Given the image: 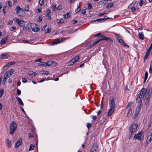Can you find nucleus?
<instances>
[{
	"instance_id": "1",
	"label": "nucleus",
	"mask_w": 152,
	"mask_h": 152,
	"mask_svg": "<svg viewBox=\"0 0 152 152\" xmlns=\"http://www.w3.org/2000/svg\"><path fill=\"white\" fill-rule=\"evenodd\" d=\"M17 125L15 122L14 121H12L10 125V128L9 129V134H14L15 131L16 130L17 128Z\"/></svg>"
},
{
	"instance_id": "2",
	"label": "nucleus",
	"mask_w": 152,
	"mask_h": 152,
	"mask_svg": "<svg viewBox=\"0 0 152 152\" xmlns=\"http://www.w3.org/2000/svg\"><path fill=\"white\" fill-rule=\"evenodd\" d=\"M137 124H132L131 126L129 129L130 134L129 135V139L132 137L133 134L137 131Z\"/></svg>"
},
{
	"instance_id": "3",
	"label": "nucleus",
	"mask_w": 152,
	"mask_h": 152,
	"mask_svg": "<svg viewBox=\"0 0 152 152\" xmlns=\"http://www.w3.org/2000/svg\"><path fill=\"white\" fill-rule=\"evenodd\" d=\"M14 20H15L16 23L19 25V26L22 27H24L25 25V22L23 20H21L16 18H15Z\"/></svg>"
},
{
	"instance_id": "4",
	"label": "nucleus",
	"mask_w": 152,
	"mask_h": 152,
	"mask_svg": "<svg viewBox=\"0 0 152 152\" xmlns=\"http://www.w3.org/2000/svg\"><path fill=\"white\" fill-rule=\"evenodd\" d=\"M109 104L110 108H115V102L114 98L113 96H111L110 98Z\"/></svg>"
},
{
	"instance_id": "5",
	"label": "nucleus",
	"mask_w": 152,
	"mask_h": 152,
	"mask_svg": "<svg viewBox=\"0 0 152 152\" xmlns=\"http://www.w3.org/2000/svg\"><path fill=\"white\" fill-rule=\"evenodd\" d=\"M142 132H140L137 134H135L134 136V139H138L139 140H141L142 139Z\"/></svg>"
},
{
	"instance_id": "6",
	"label": "nucleus",
	"mask_w": 152,
	"mask_h": 152,
	"mask_svg": "<svg viewBox=\"0 0 152 152\" xmlns=\"http://www.w3.org/2000/svg\"><path fill=\"white\" fill-rule=\"evenodd\" d=\"M13 69H11L7 71L4 75L7 77H9L11 76L14 72Z\"/></svg>"
},
{
	"instance_id": "7",
	"label": "nucleus",
	"mask_w": 152,
	"mask_h": 152,
	"mask_svg": "<svg viewBox=\"0 0 152 152\" xmlns=\"http://www.w3.org/2000/svg\"><path fill=\"white\" fill-rule=\"evenodd\" d=\"M152 140V134L151 133L148 136L146 140L147 144H145V146H146L148 145V144L150 143L151 140Z\"/></svg>"
},
{
	"instance_id": "8",
	"label": "nucleus",
	"mask_w": 152,
	"mask_h": 152,
	"mask_svg": "<svg viewBox=\"0 0 152 152\" xmlns=\"http://www.w3.org/2000/svg\"><path fill=\"white\" fill-rule=\"evenodd\" d=\"M5 142H6V145L9 148H10L12 146V141L8 139H6Z\"/></svg>"
},
{
	"instance_id": "9",
	"label": "nucleus",
	"mask_w": 152,
	"mask_h": 152,
	"mask_svg": "<svg viewBox=\"0 0 152 152\" xmlns=\"http://www.w3.org/2000/svg\"><path fill=\"white\" fill-rule=\"evenodd\" d=\"M47 66H56L57 65V63L55 61H50L47 63Z\"/></svg>"
},
{
	"instance_id": "10",
	"label": "nucleus",
	"mask_w": 152,
	"mask_h": 152,
	"mask_svg": "<svg viewBox=\"0 0 152 152\" xmlns=\"http://www.w3.org/2000/svg\"><path fill=\"white\" fill-rule=\"evenodd\" d=\"M146 92V89L145 88H142V90H141L139 94V95H140V96H143V98L144 97V96Z\"/></svg>"
},
{
	"instance_id": "11",
	"label": "nucleus",
	"mask_w": 152,
	"mask_h": 152,
	"mask_svg": "<svg viewBox=\"0 0 152 152\" xmlns=\"http://www.w3.org/2000/svg\"><path fill=\"white\" fill-rule=\"evenodd\" d=\"M97 149V144H94L91 149V152H96Z\"/></svg>"
},
{
	"instance_id": "12",
	"label": "nucleus",
	"mask_w": 152,
	"mask_h": 152,
	"mask_svg": "<svg viewBox=\"0 0 152 152\" xmlns=\"http://www.w3.org/2000/svg\"><path fill=\"white\" fill-rule=\"evenodd\" d=\"M102 38H101V39H99V42L100 41H101L102 40H108L111 42H113V40H112V39H111V38L108 37H106L105 36H102Z\"/></svg>"
},
{
	"instance_id": "13",
	"label": "nucleus",
	"mask_w": 152,
	"mask_h": 152,
	"mask_svg": "<svg viewBox=\"0 0 152 152\" xmlns=\"http://www.w3.org/2000/svg\"><path fill=\"white\" fill-rule=\"evenodd\" d=\"M10 56L7 53H4L2 54L1 56V58L2 59H7Z\"/></svg>"
},
{
	"instance_id": "14",
	"label": "nucleus",
	"mask_w": 152,
	"mask_h": 152,
	"mask_svg": "<svg viewBox=\"0 0 152 152\" xmlns=\"http://www.w3.org/2000/svg\"><path fill=\"white\" fill-rule=\"evenodd\" d=\"M114 108H110V109L109 110L107 113V116L108 117L111 116L112 114L114 112Z\"/></svg>"
},
{
	"instance_id": "15",
	"label": "nucleus",
	"mask_w": 152,
	"mask_h": 152,
	"mask_svg": "<svg viewBox=\"0 0 152 152\" xmlns=\"http://www.w3.org/2000/svg\"><path fill=\"white\" fill-rule=\"evenodd\" d=\"M143 98V96H140L138 95L137 97L136 100L139 103H142L141 101L142 100Z\"/></svg>"
},
{
	"instance_id": "16",
	"label": "nucleus",
	"mask_w": 152,
	"mask_h": 152,
	"mask_svg": "<svg viewBox=\"0 0 152 152\" xmlns=\"http://www.w3.org/2000/svg\"><path fill=\"white\" fill-rule=\"evenodd\" d=\"M22 140L21 139H20L19 140L17 141L16 143V145L15 146V148H17L20 145L22 142Z\"/></svg>"
},
{
	"instance_id": "17",
	"label": "nucleus",
	"mask_w": 152,
	"mask_h": 152,
	"mask_svg": "<svg viewBox=\"0 0 152 152\" xmlns=\"http://www.w3.org/2000/svg\"><path fill=\"white\" fill-rule=\"evenodd\" d=\"M15 11L17 14H19V11H22V12H23L22 9L20 8L19 6H17L16 7Z\"/></svg>"
},
{
	"instance_id": "18",
	"label": "nucleus",
	"mask_w": 152,
	"mask_h": 152,
	"mask_svg": "<svg viewBox=\"0 0 152 152\" xmlns=\"http://www.w3.org/2000/svg\"><path fill=\"white\" fill-rule=\"evenodd\" d=\"M109 19V18L108 17H107L106 18L105 17V18H103L97 19L95 20H94V21L95 22L96 21H98L99 22H102V21H104L105 20H106L107 19Z\"/></svg>"
},
{
	"instance_id": "19",
	"label": "nucleus",
	"mask_w": 152,
	"mask_h": 152,
	"mask_svg": "<svg viewBox=\"0 0 152 152\" xmlns=\"http://www.w3.org/2000/svg\"><path fill=\"white\" fill-rule=\"evenodd\" d=\"M17 99V100L19 104L22 106H24V104L21 100V99L19 97H16Z\"/></svg>"
},
{
	"instance_id": "20",
	"label": "nucleus",
	"mask_w": 152,
	"mask_h": 152,
	"mask_svg": "<svg viewBox=\"0 0 152 152\" xmlns=\"http://www.w3.org/2000/svg\"><path fill=\"white\" fill-rule=\"evenodd\" d=\"M138 35L139 37V38L141 40H143L144 39V36L143 32H141L139 33Z\"/></svg>"
},
{
	"instance_id": "21",
	"label": "nucleus",
	"mask_w": 152,
	"mask_h": 152,
	"mask_svg": "<svg viewBox=\"0 0 152 152\" xmlns=\"http://www.w3.org/2000/svg\"><path fill=\"white\" fill-rule=\"evenodd\" d=\"M133 4V3L130 4L129 5L128 7L129 9H131L132 11L133 12H134L135 11V10H136V8L134 7H132V4Z\"/></svg>"
},
{
	"instance_id": "22",
	"label": "nucleus",
	"mask_w": 152,
	"mask_h": 152,
	"mask_svg": "<svg viewBox=\"0 0 152 152\" xmlns=\"http://www.w3.org/2000/svg\"><path fill=\"white\" fill-rule=\"evenodd\" d=\"M37 24L35 23H31V27L33 31L37 26Z\"/></svg>"
},
{
	"instance_id": "23",
	"label": "nucleus",
	"mask_w": 152,
	"mask_h": 152,
	"mask_svg": "<svg viewBox=\"0 0 152 152\" xmlns=\"http://www.w3.org/2000/svg\"><path fill=\"white\" fill-rule=\"evenodd\" d=\"M113 6V3H109L107 4V5L106 6V8L107 9L110 8Z\"/></svg>"
},
{
	"instance_id": "24",
	"label": "nucleus",
	"mask_w": 152,
	"mask_h": 152,
	"mask_svg": "<svg viewBox=\"0 0 152 152\" xmlns=\"http://www.w3.org/2000/svg\"><path fill=\"white\" fill-rule=\"evenodd\" d=\"M38 66H47V63H45L44 62H42L39 63L38 64Z\"/></svg>"
},
{
	"instance_id": "25",
	"label": "nucleus",
	"mask_w": 152,
	"mask_h": 152,
	"mask_svg": "<svg viewBox=\"0 0 152 152\" xmlns=\"http://www.w3.org/2000/svg\"><path fill=\"white\" fill-rule=\"evenodd\" d=\"M128 110V111L127 114L126 116L127 117H129L132 114V110H130V109Z\"/></svg>"
},
{
	"instance_id": "26",
	"label": "nucleus",
	"mask_w": 152,
	"mask_h": 152,
	"mask_svg": "<svg viewBox=\"0 0 152 152\" xmlns=\"http://www.w3.org/2000/svg\"><path fill=\"white\" fill-rule=\"evenodd\" d=\"M133 104V102H129L126 107V109L128 110L130 109L131 105Z\"/></svg>"
},
{
	"instance_id": "27",
	"label": "nucleus",
	"mask_w": 152,
	"mask_h": 152,
	"mask_svg": "<svg viewBox=\"0 0 152 152\" xmlns=\"http://www.w3.org/2000/svg\"><path fill=\"white\" fill-rule=\"evenodd\" d=\"M61 41L60 40V39H56L55 40V41L53 42L52 43V45H54L55 44H56L57 43H59Z\"/></svg>"
},
{
	"instance_id": "28",
	"label": "nucleus",
	"mask_w": 152,
	"mask_h": 152,
	"mask_svg": "<svg viewBox=\"0 0 152 152\" xmlns=\"http://www.w3.org/2000/svg\"><path fill=\"white\" fill-rule=\"evenodd\" d=\"M75 63V61H74V59H72L68 63V65H73Z\"/></svg>"
},
{
	"instance_id": "29",
	"label": "nucleus",
	"mask_w": 152,
	"mask_h": 152,
	"mask_svg": "<svg viewBox=\"0 0 152 152\" xmlns=\"http://www.w3.org/2000/svg\"><path fill=\"white\" fill-rule=\"evenodd\" d=\"M148 77V72L146 71L145 73V76L144 80V83L145 82Z\"/></svg>"
},
{
	"instance_id": "30",
	"label": "nucleus",
	"mask_w": 152,
	"mask_h": 152,
	"mask_svg": "<svg viewBox=\"0 0 152 152\" xmlns=\"http://www.w3.org/2000/svg\"><path fill=\"white\" fill-rule=\"evenodd\" d=\"M74 61H75V63L78 61L79 59V57L78 56H77L73 58Z\"/></svg>"
},
{
	"instance_id": "31",
	"label": "nucleus",
	"mask_w": 152,
	"mask_h": 152,
	"mask_svg": "<svg viewBox=\"0 0 152 152\" xmlns=\"http://www.w3.org/2000/svg\"><path fill=\"white\" fill-rule=\"evenodd\" d=\"M7 39H3L1 40L0 43L1 44H4L6 42Z\"/></svg>"
},
{
	"instance_id": "32",
	"label": "nucleus",
	"mask_w": 152,
	"mask_h": 152,
	"mask_svg": "<svg viewBox=\"0 0 152 152\" xmlns=\"http://www.w3.org/2000/svg\"><path fill=\"white\" fill-rule=\"evenodd\" d=\"M81 10V8L79 6H78L77 8L75 10V12L76 13H78Z\"/></svg>"
},
{
	"instance_id": "33",
	"label": "nucleus",
	"mask_w": 152,
	"mask_h": 152,
	"mask_svg": "<svg viewBox=\"0 0 152 152\" xmlns=\"http://www.w3.org/2000/svg\"><path fill=\"white\" fill-rule=\"evenodd\" d=\"M34 145L31 144L30 146V148L29 149V151H30V150H34Z\"/></svg>"
},
{
	"instance_id": "34",
	"label": "nucleus",
	"mask_w": 152,
	"mask_h": 152,
	"mask_svg": "<svg viewBox=\"0 0 152 152\" xmlns=\"http://www.w3.org/2000/svg\"><path fill=\"white\" fill-rule=\"evenodd\" d=\"M63 15L64 18H69L71 16V15L69 13H67L66 15Z\"/></svg>"
},
{
	"instance_id": "35",
	"label": "nucleus",
	"mask_w": 152,
	"mask_h": 152,
	"mask_svg": "<svg viewBox=\"0 0 152 152\" xmlns=\"http://www.w3.org/2000/svg\"><path fill=\"white\" fill-rule=\"evenodd\" d=\"M59 21H58L57 22V23L58 24H62V23H63V22L64 21V20L62 18L60 19V20H59Z\"/></svg>"
},
{
	"instance_id": "36",
	"label": "nucleus",
	"mask_w": 152,
	"mask_h": 152,
	"mask_svg": "<svg viewBox=\"0 0 152 152\" xmlns=\"http://www.w3.org/2000/svg\"><path fill=\"white\" fill-rule=\"evenodd\" d=\"M51 8L53 11L57 10L56 6L55 5H52Z\"/></svg>"
},
{
	"instance_id": "37",
	"label": "nucleus",
	"mask_w": 152,
	"mask_h": 152,
	"mask_svg": "<svg viewBox=\"0 0 152 152\" xmlns=\"http://www.w3.org/2000/svg\"><path fill=\"white\" fill-rule=\"evenodd\" d=\"M42 18L40 16H39L37 19V22H40L42 20Z\"/></svg>"
},
{
	"instance_id": "38",
	"label": "nucleus",
	"mask_w": 152,
	"mask_h": 152,
	"mask_svg": "<svg viewBox=\"0 0 152 152\" xmlns=\"http://www.w3.org/2000/svg\"><path fill=\"white\" fill-rule=\"evenodd\" d=\"M7 77L6 76H5V75H4V79H3V82H2V83L3 84H4L5 82L7 80Z\"/></svg>"
},
{
	"instance_id": "39",
	"label": "nucleus",
	"mask_w": 152,
	"mask_h": 152,
	"mask_svg": "<svg viewBox=\"0 0 152 152\" xmlns=\"http://www.w3.org/2000/svg\"><path fill=\"white\" fill-rule=\"evenodd\" d=\"M29 6L28 5H27L25 6V10L27 12H28L29 11Z\"/></svg>"
},
{
	"instance_id": "40",
	"label": "nucleus",
	"mask_w": 152,
	"mask_h": 152,
	"mask_svg": "<svg viewBox=\"0 0 152 152\" xmlns=\"http://www.w3.org/2000/svg\"><path fill=\"white\" fill-rule=\"evenodd\" d=\"M39 3L40 5L41 6H42L44 3V0H40Z\"/></svg>"
},
{
	"instance_id": "41",
	"label": "nucleus",
	"mask_w": 152,
	"mask_h": 152,
	"mask_svg": "<svg viewBox=\"0 0 152 152\" xmlns=\"http://www.w3.org/2000/svg\"><path fill=\"white\" fill-rule=\"evenodd\" d=\"M15 62H10L9 63H8L7 65V66H9L11 65H14L15 64Z\"/></svg>"
},
{
	"instance_id": "42",
	"label": "nucleus",
	"mask_w": 152,
	"mask_h": 152,
	"mask_svg": "<svg viewBox=\"0 0 152 152\" xmlns=\"http://www.w3.org/2000/svg\"><path fill=\"white\" fill-rule=\"evenodd\" d=\"M42 72H43V73L45 74L46 75H48L49 74V72L47 71H42Z\"/></svg>"
},
{
	"instance_id": "43",
	"label": "nucleus",
	"mask_w": 152,
	"mask_h": 152,
	"mask_svg": "<svg viewBox=\"0 0 152 152\" xmlns=\"http://www.w3.org/2000/svg\"><path fill=\"white\" fill-rule=\"evenodd\" d=\"M39 28L36 27L34 29V30L33 31L35 32H38L39 30Z\"/></svg>"
},
{
	"instance_id": "44",
	"label": "nucleus",
	"mask_w": 152,
	"mask_h": 152,
	"mask_svg": "<svg viewBox=\"0 0 152 152\" xmlns=\"http://www.w3.org/2000/svg\"><path fill=\"white\" fill-rule=\"evenodd\" d=\"M4 93V90L3 89H1L0 90V97Z\"/></svg>"
},
{
	"instance_id": "45",
	"label": "nucleus",
	"mask_w": 152,
	"mask_h": 152,
	"mask_svg": "<svg viewBox=\"0 0 152 152\" xmlns=\"http://www.w3.org/2000/svg\"><path fill=\"white\" fill-rule=\"evenodd\" d=\"M92 7V5L90 4H88V9H91Z\"/></svg>"
},
{
	"instance_id": "46",
	"label": "nucleus",
	"mask_w": 152,
	"mask_h": 152,
	"mask_svg": "<svg viewBox=\"0 0 152 152\" xmlns=\"http://www.w3.org/2000/svg\"><path fill=\"white\" fill-rule=\"evenodd\" d=\"M143 0H140L139 2V5L141 6H142L143 4Z\"/></svg>"
},
{
	"instance_id": "47",
	"label": "nucleus",
	"mask_w": 152,
	"mask_h": 152,
	"mask_svg": "<svg viewBox=\"0 0 152 152\" xmlns=\"http://www.w3.org/2000/svg\"><path fill=\"white\" fill-rule=\"evenodd\" d=\"M21 93V91L19 89H17V93L18 95L20 94Z\"/></svg>"
},
{
	"instance_id": "48",
	"label": "nucleus",
	"mask_w": 152,
	"mask_h": 152,
	"mask_svg": "<svg viewBox=\"0 0 152 152\" xmlns=\"http://www.w3.org/2000/svg\"><path fill=\"white\" fill-rule=\"evenodd\" d=\"M152 64H151L150 66V67L149 69V72L150 73H152V66H151Z\"/></svg>"
},
{
	"instance_id": "49",
	"label": "nucleus",
	"mask_w": 152,
	"mask_h": 152,
	"mask_svg": "<svg viewBox=\"0 0 152 152\" xmlns=\"http://www.w3.org/2000/svg\"><path fill=\"white\" fill-rule=\"evenodd\" d=\"M62 9V6L61 5H59L57 8V10H60Z\"/></svg>"
},
{
	"instance_id": "50",
	"label": "nucleus",
	"mask_w": 152,
	"mask_h": 152,
	"mask_svg": "<svg viewBox=\"0 0 152 152\" xmlns=\"http://www.w3.org/2000/svg\"><path fill=\"white\" fill-rule=\"evenodd\" d=\"M47 26V24L45 25L42 27L41 28V30L43 31L44 30L45 28H46Z\"/></svg>"
},
{
	"instance_id": "51",
	"label": "nucleus",
	"mask_w": 152,
	"mask_h": 152,
	"mask_svg": "<svg viewBox=\"0 0 152 152\" xmlns=\"http://www.w3.org/2000/svg\"><path fill=\"white\" fill-rule=\"evenodd\" d=\"M50 30H51V29H50V30L49 28L46 29L45 30V33H49L50 32Z\"/></svg>"
},
{
	"instance_id": "52",
	"label": "nucleus",
	"mask_w": 152,
	"mask_h": 152,
	"mask_svg": "<svg viewBox=\"0 0 152 152\" xmlns=\"http://www.w3.org/2000/svg\"><path fill=\"white\" fill-rule=\"evenodd\" d=\"M103 1L102 2V4L104 5L106 3H107L108 0H103Z\"/></svg>"
},
{
	"instance_id": "53",
	"label": "nucleus",
	"mask_w": 152,
	"mask_h": 152,
	"mask_svg": "<svg viewBox=\"0 0 152 152\" xmlns=\"http://www.w3.org/2000/svg\"><path fill=\"white\" fill-rule=\"evenodd\" d=\"M91 125L90 123H88L87 124V126L88 129H89L91 127Z\"/></svg>"
},
{
	"instance_id": "54",
	"label": "nucleus",
	"mask_w": 152,
	"mask_h": 152,
	"mask_svg": "<svg viewBox=\"0 0 152 152\" xmlns=\"http://www.w3.org/2000/svg\"><path fill=\"white\" fill-rule=\"evenodd\" d=\"M6 8V6H4L3 7V13H4V15L5 14V10Z\"/></svg>"
},
{
	"instance_id": "55",
	"label": "nucleus",
	"mask_w": 152,
	"mask_h": 152,
	"mask_svg": "<svg viewBox=\"0 0 152 152\" xmlns=\"http://www.w3.org/2000/svg\"><path fill=\"white\" fill-rule=\"evenodd\" d=\"M22 81L24 83H25L27 82V80L24 78H22Z\"/></svg>"
},
{
	"instance_id": "56",
	"label": "nucleus",
	"mask_w": 152,
	"mask_h": 152,
	"mask_svg": "<svg viewBox=\"0 0 152 152\" xmlns=\"http://www.w3.org/2000/svg\"><path fill=\"white\" fill-rule=\"evenodd\" d=\"M118 42L120 43H121V44H122L124 42V41H123V40L122 39H118Z\"/></svg>"
},
{
	"instance_id": "57",
	"label": "nucleus",
	"mask_w": 152,
	"mask_h": 152,
	"mask_svg": "<svg viewBox=\"0 0 152 152\" xmlns=\"http://www.w3.org/2000/svg\"><path fill=\"white\" fill-rule=\"evenodd\" d=\"M149 91L148 93V96H150L151 94V92L152 91V90H151V91H150V90H149Z\"/></svg>"
},
{
	"instance_id": "58",
	"label": "nucleus",
	"mask_w": 152,
	"mask_h": 152,
	"mask_svg": "<svg viewBox=\"0 0 152 152\" xmlns=\"http://www.w3.org/2000/svg\"><path fill=\"white\" fill-rule=\"evenodd\" d=\"M139 104H140L137 106V107L138 108L141 109V108L142 107V103H139Z\"/></svg>"
},
{
	"instance_id": "59",
	"label": "nucleus",
	"mask_w": 152,
	"mask_h": 152,
	"mask_svg": "<svg viewBox=\"0 0 152 152\" xmlns=\"http://www.w3.org/2000/svg\"><path fill=\"white\" fill-rule=\"evenodd\" d=\"M122 45H123L124 46H127V47L128 48L129 46L126 45V43H125L124 42L121 44Z\"/></svg>"
},
{
	"instance_id": "60",
	"label": "nucleus",
	"mask_w": 152,
	"mask_h": 152,
	"mask_svg": "<svg viewBox=\"0 0 152 152\" xmlns=\"http://www.w3.org/2000/svg\"><path fill=\"white\" fill-rule=\"evenodd\" d=\"M99 40H98L95 42L94 43V45H96L98 43H99Z\"/></svg>"
},
{
	"instance_id": "61",
	"label": "nucleus",
	"mask_w": 152,
	"mask_h": 152,
	"mask_svg": "<svg viewBox=\"0 0 152 152\" xmlns=\"http://www.w3.org/2000/svg\"><path fill=\"white\" fill-rule=\"evenodd\" d=\"M20 109L24 113H26V112L24 110L23 108L21 107H20Z\"/></svg>"
},
{
	"instance_id": "62",
	"label": "nucleus",
	"mask_w": 152,
	"mask_h": 152,
	"mask_svg": "<svg viewBox=\"0 0 152 152\" xmlns=\"http://www.w3.org/2000/svg\"><path fill=\"white\" fill-rule=\"evenodd\" d=\"M8 5L10 7H11L12 6V2L11 1H9L8 2Z\"/></svg>"
},
{
	"instance_id": "63",
	"label": "nucleus",
	"mask_w": 152,
	"mask_h": 152,
	"mask_svg": "<svg viewBox=\"0 0 152 152\" xmlns=\"http://www.w3.org/2000/svg\"><path fill=\"white\" fill-rule=\"evenodd\" d=\"M94 45V44L93 43V44H91L90 45H89V46L88 47V49H90L91 48L93 47Z\"/></svg>"
},
{
	"instance_id": "64",
	"label": "nucleus",
	"mask_w": 152,
	"mask_h": 152,
	"mask_svg": "<svg viewBox=\"0 0 152 152\" xmlns=\"http://www.w3.org/2000/svg\"><path fill=\"white\" fill-rule=\"evenodd\" d=\"M46 13H47V15H49L50 14L51 12L49 10H48V11H47L46 12Z\"/></svg>"
}]
</instances>
